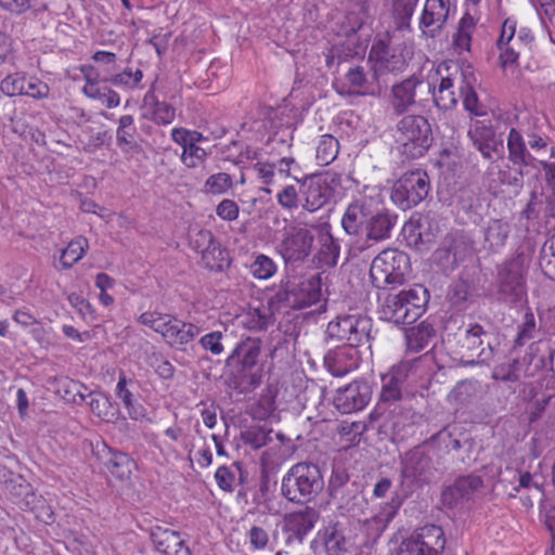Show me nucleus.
<instances>
[{
  "instance_id": "33",
  "label": "nucleus",
  "mask_w": 555,
  "mask_h": 555,
  "mask_svg": "<svg viewBox=\"0 0 555 555\" xmlns=\"http://www.w3.org/2000/svg\"><path fill=\"white\" fill-rule=\"evenodd\" d=\"M201 332L199 326L176 319L172 325L169 326V334L166 335L165 341L172 348L181 349L198 336Z\"/></svg>"
},
{
  "instance_id": "37",
  "label": "nucleus",
  "mask_w": 555,
  "mask_h": 555,
  "mask_svg": "<svg viewBox=\"0 0 555 555\" xmlns=\"http://www.w3.org/2000/svg\"><path fill=\"white\" fill-rule=\"evenodd\" d=\"M339 255L340 245L338 241L330 232L323 233L320 237V249L318 251L319 264L333 268L337 264Z\"/></svg>"
},
{
  "instance_id": "29",
  "label": "nucleus",
  "mask_w": 555,
  "mask_h": 555,
  "mask_svg": "<svg viewBox=\"0 0 555 555\" xmlns=\"http://www.w3.org/2000/svg\"><path fill=\"white\" fill-rule=\"evenodd\" d=\"M461 70H456L453 76L441 77L438 88L426 83L427 93H431L435 105L443 111L453 108L457 103V98L453 90L454 80Z\"/></svg>"
},
{
  "instance_id": "11",
  "label": "nucleus",
  "mask_w": 555,
  "mask_h": 555,
  "mask_svg": "<svg viewBox=\"0 0 555 555\" xmlns=\"http://www.w3.org/2000/svg\"><path fill=\"white\" fill-rule=\"evenodd\" d=\"M430 182L426 171L417 169L405 172L391 189V201L400 209L417 206L428 195Z\"/></svg>"
},
{
  "instance_id": "13",
  "label": "nucleus",
  "mask_w": 555,
  "mask_h": 555,
  "mask_svg": "<svg viewBox=\"0 0 555 555\" xmlns=\"http://www.w3.org/2000/svg\"><path fill=\"white\" fill-rule=\"evenodd\" d=\"M446 542L444 531L441 527L427 525L403 539L399 544L397 555H442Z\"/></svg>"
},
{
  "instance_id": "39",
  "label": "nucleus",
  "mask_w": 555,
  "mask_h": 555,
  "mask_svg": "<svg viewBox=\"0 0 555 555\" xmlns=\"http://www.w3.org/2000/svg\"><path fill=\"white\" fill-rule=\"evenodd\" d=\"M87 387L78 380L69 377H60L56 379V392L68 403L80 404L87 396L85 391Z\"/></svg>"
},
{
  "instance_id": "47",
  "label": "nucleus",
  "mask_w": 555,
  "mask_h": 555,
  "mask_svg": "<svg viewBox=\"0 0 555 555\" xmlns=\"http://www.w3.org/2000/svg\"><path fill=\"white\" fill-rule=\"evenodd\" d=\"M137 129L134 127V119L131 115H122L118 120L116 130V142L119 147L128 146L132 149L135 145L134 135Z\"/></svg>"
},
{
  "instance_id": "27",
  "label": "nucleus",
  "mask_w": 555,
  "mask_h": 555,
  "mask_svg": "<svg viewBox=\"0 0 555 555\" xmlns=\"http://www.w3.org/2000/svg\"><path fill=\"white\" fill-rule=\"evenodd\" d=\"M134 385L135 383L132 379H128L124 374H121L116 385V396L119 400H121L131 420L150 421L147 418L145 408L134 398L132 391Z\"/></svg>"
},
{
  "instance_id": "57",
  "label": "nucleus",
  "mask_w": 555,
  "mask_h": 555,
  "mask_svg": "<svg viewBox=\"0 0 555 555\" xmlns=\"http://www.w3.org/2000/svg\"><path fill=\"white\" fill-rule=\"evenodd\" d=\"M25 80L20 74L8 75L0 82V89L8 96L23 95Z\"/></svg>"
},
{
  "instance_id": "34",
  "label": "nucleus",
  "mask_w": 555,
  "mask_h": 555,
  "mask_svg": "<svg viewBox=\"0 0 555 555\" xmlns=\"http://www.w3.org/2000/svg\"><path fill=\"white\" fill-rule=\"evenodd\" d=\"M461 94L463 96L464 108L475 116H485L487 114L486 107L479 102L478 95L474 90L472 79H474L472 72L461 70Z\"/></svg>"
},
{
  "instance_id": "3",
  "label": "nucleus",
  "mask_w": 555,
  "mask_h": 555,
  "mask_svg": "<svg viewBox=\"0 0 555 555\" xmlns=\"http://www.w3.org/2000/svg\"><path fill=\"white\" fill-rule=\"evenodd\" d=\"M323 487L324 479L319 465L299 462L283 476L281 493L289 502L306 504L313 501Z\"/></svg>"
},
{
  "instance_id": "2",
  "label": "nucleus",
  "mask_w": 555,
  "mask_h": 555,
  "mask_svg": "<svg viewBox=\"0 0 555 555\" xmlns=\"http://www.w3.org/2000/svg\"><path fill=\"white\" fill-rule=\"evenodd\" d=\"M429 292L421 284H414L398 293L388 294L379 307L380 319L400 324H412L425 312Z\"/></svg>"
},
{
  "instance_id": "19",
  "label": "nucleus",
  "mask_w": 555,
  "mask_h": 555,
  "mask_svg": "<svg viewBox=\"0 0 555 555\" xmlns=\"http://www.w3.org/2000/svg\"><path fill=\"white\" fill-rule=\"evenodd\" d=\"M423 88L426 83L414 75L392 85L388 96L392 114L400 116L411 111L417 104V91Z\"/></svg>"
},
{
  "instance_id": "25",
  "label": "nucleus",
  "mask_w": 555,
  "mask_h": 555,
  "mask_svg": "<svg viewBox=\"0 0 555 555\" xmlns=\"http://www.w3.org/2000/svg\"><path fill=\"white\" fill-rule=\"evenodd\" d=\"M150 538L155 550L163 555H192L181 533L163 526H154Z\"/></svg>"
},
{
  "instance_id": "17",
  "label": "nucleus",
  "mask_w": 555,
  "mask_h": 555,
  "mask_svg": "<svg viewBox=\"0 0 555 555\" xmlns=\"http://www.w3.org/2000/svg\"><path fill=\"white\" fill-rule=\"evenodd\" d=\"M261 351V341L258 338L246 337L241 339L230 356L228 357L225 363L228 366H234L237 369V372L243 376L247 374L250 375V385L258 386L260 383V377L253 373V370L256 367L258 363V359Z\"/></svg>"
},
{
  "instance_id": "53",
  "label": "nucleus",
  "mask_w": 555,
  "mask_h": 555,
  "mask_svg": "<svg viewBox=\"0 0 555 555\" xmlns=\"http://www.w3.org/2000/svg\"><path fill=\"white\" fill-rule=\"evenodd\" d=\"M206 157L207 152L203 147L191 143L182 151L181 162L189 168H196L204 164Z\"/></svg>"
},
{
  "instance_id": "8",
  "label": "nucleus",
  "mask_w": 555,
  "mask_h": 555,
  "mask_svg": "<svg viewBox=\"0 0 555 555\" xmlns=\"http://www.w3.org/2000/svg\"><path fill=\"white\" fill-rule=\"evenodd\" d=\"M341 186V176L334 171H325L306 177L300 183V194L305 198L302 207L308 211H317L334 199Z\"/></svg>"
},
{
  "instance_id": "7",
  "label": "nucleus",
  "mask_w": 555,
  "mask_h": 555,
  "mask_svg": "<svg viewBox=\"0 0 555 555\" xmlns=\"http://www.w3.org/2000/svg\"><path fill=\"white\" fill-rule=\"evenodd\" d=\"M410 268L408 255L398 249H385L372 261L370 278L376 288L400 285Z\"/></svg>"
},
{
  "instance_id": "41",
  "label": "nucleus",
  "mask_w": 555,
  "mask_h": 555,
  "mask_svg": "<svg viewBox=\"0 0 555 555\" xmlns=\"http://www.w3.org/2000/svg\"><path fill=\"white\" fill-rule=\"evenodd\" d=\"M400 506V502L392 500L390 503H386L382 506L380 511L366 520L365 525L369 531L376 537H379L387 528L388 524L397 514Z\"/></svg>"
},
{
  "instance_id": "36",
  "label": "nucleus",
  "mask_w": 555,
  "mask_h": 555,
  "mask_svg": "<svg viewBox=\"0 0 555 555\" xmlns=\"http://www.w3.org/2000/svg\"><path fill=\"white\" fill-rule=\"evenodd\" d=\"M102 447L107 452L106 455L108 456L104 461V465L107 470L118 479L124 480L128 478L134 466V463L129 455L124 452L113 451L105 443H103Z\"/></svg>"
},
{
  "instance_id": "1",
  "label": "nucleus",
  "mask_w": 555,
  "mask_h": 555,
  "mask_svg": "<svg viewBox=\"0 0 555 555\" xmlns=\"http://www.w3.org/2000/svg\"><path fill=\"white\" fill-rule=\"evenodd\" d=\"M80 72L86 81L82 87V93L89 99L100 101L107 108L117 107L120 103V96L106 83L124 90H134L140 88L143 79V72L141 69L132 70L130 67L125 68L120 73L101 75V70L94 65L85 64L80 66Z\"/></svg>"
},
{
  "instance_id": "52",
  "label": "nucleus",
  "mask_w": 555,
  "mask_h": 555,
  "mask_svg": "<svg viewBox=\"0 0 555 555\" xmlns=\"http://www.w3.org/2000/svg\"><path fill=\"white\" fill-rule=\"evenodd\" d=\"M233 185L232 178L229 173L219 172L211 175L205 182V191L211 194H223Z\"/></svg>"
},
{
  "instance_id": "9",
  "label": "nucleus",
  "mask_w": 555,
  "mask_h": 555,
  "mask_svg": "<svg viewBox=\"0 0 555 555\" xmlns=\"http://www.w3.org/2000/svg\"><path fill=\"white\" fill-rule=\"evenodd\" d=\"M508 159L515 166L531 168L542 172L547 189L552 192L555 201V162L542 160L532 155L526 147L522 134L512 128L507 135Z\"/></svg>"
},
{
  "instance_id": "42",
  "label": "nucleus",
  "mask_w": 555,
  "mask_h": 555,
  "mask_svg": "<svg viewBox=\"0 0 555 555\" xmlns=\"http://www.w3.org/2000/svg\"><path fill=\"white\" fill-rule=\"evenodd\" d=\"M91 412L105 422H113L117 418V410L113 406L109 398L100 391H92L88 395Z\"/></svg>"
},
{
  "instance_id": "40",
  "label": "nucleus",
  "mask_w": 555,
  "mask_h": 555,
  "mask_svg": "<svg viewBox=\"0 0 555 555\" xmlns=\"http://www.w3.org/2000/svg\"><path fill=\"white\" fill-rule=\"evenodd\" d=\"M203 266L211 271H223L230 264L228 253L218 242L202 249Z\"/></svg>"
},
{
  "instance_id": "38",
  "label": "nucleus",
  "mask_w": 555,
  "mask_h": 555,
  "mask_svg": "<svg viewBox=\"0 0 555 555\" xmlns=\"http://www.w3.org/2000/svg\"><path fill=\"white\" fill-rule=\"evenodd\" d=\"M345 79L348 87L347 93L352 95L375 94L362 66L350 67L345 75Z\"/></svg>"
},
{
  "instance_id": "46",
  "label": "nucleus",
  "mask_w": 555,
  "mask_h": 555,
  "mask_svg": "<svg viewBox=\"0 0 555 555\" xmlns=\"http://www.w3.org/2000/svg\"><path fill=\"white\" fill-rule=\"evenodd\" d=\"M475 28V21L473 16L465 13L461 18L457 30L453 36V44L460 51H469L472 42V33Z\"/></svg>"
},
{
  "instance_id": "50",
  "label": "nucleus",
  "mask_w": 555,
  "mask_h": 555,
  "mask_svg": "<svg viewBox=\"0 0 555 555\" xmlns=\"http://www.w3.org/2000/svg\"><path fill=\"white\" fill-rule=\"evenodd\" d=\"M434 330L429 325H420L413 328L410 334L406 335L408 348L414 352L423 350L428 339L433 336Z\"/></svg>"
},
{
  "instance_id": "43",
  "label": "nucleus",
  "mask_w": 555,
  "mask_h": 555,
  "mask_svg": "<svg viewBox=\"0 0 555 555\" xmlns=\"http://www.w3.org/2000/svg\"><path fill=\"white\" fill-rule=\"evenodd\" d=\"M339 152V142L338 140L331 135L324 134L320 138L317 151L315 158L321 166H327L332 162H334Z\"/></svg>"
},
{
  "instance_id": "63",
  "label": "nucleus",
  "mask_w": 555,
  "mask_h": 555,
  "mask_svg": "<svg viewBox=\"0 0 555 555\" xmlns=\"http://www.w3.org/2000/svg\"><path fill=\"white\" fill-rule=\"evenodd\" d=\"M278 202L284 208L293 209L298 205V193L294 185L285 186L278 195Z\"/></svg>"
},
{
  "instance_id": "32",
  "label": "nucleus",
  "mask_w": 555,
  "mask_h": 555,
  "mask_svg": "<svg viewBox=\"0 0 555 555\" xmlns=\"http://www.w3.org/2000/svg\"><path fill=\"white\" fill-rule=\"evenodd\" d=\"M215 479L221 490L233 492L237 485L246 481L247 472L240 462H234L230 466H220L215 473Z\"/></svg>"
},
{
  "instance_id": "14",
  "label": "nucleus",
  "mask_w": 555,
  "mask_h": 555,
  "mask_svg": "<svg viewBox=\"0 0 555 555\" xmlns=\"http://www.w3.org/2000/svg\"><path fill=\"white\" fill-rule=\"evenodd\" d=\"M314 234L311 230L296 225L287 229L279 245V253L287 266L302 264L312 254Z\"/></svg>"
},
{
  "instance_id": "5",
  "label": "nucleus",
  "mask_w": 555,
  "mask_h": 555,
  "mask_svg": "<svg viewBox=\"0 0 555 555\" xmlns=\"http://www.w3.org/2000/svg\"><path fill=\"white\" fill-rule=\"evenodd\" d=\"M395 140L401 153L411 158L423 156L431 146V126L422 115H404L396 125Z\"/></svg>"
},
{
  "instance_id": "18",
  "label": "nucleus",
  "mask_w": 555,
  "mask_h": 555,
  "mask_svg": "<svg viewBox=\"0 0 555 555\" xmlns=\"http://www.w3.org/2000/svg\"><path fill=\"white\" fill-rule=\"evenodd\" d=\"M424 442L401 457V476L411 483H425L430 480L435 468L430 455L425 451Z\"/></svg>"
},
{
  "instance_id": "54",
  "label": "nucleus",
  "mask_w": 555,
  "mask_h": 555,
  "mask_svg": "<svg viewBox=\"0 0 555 555\" xmlns=\"http://www.w3.org/2000/svg\"><path fill=\"white\" fill-rule=\"evenodd\" d=\"M448 296L454 307L463 309L470 296L469 285L465 281H457L450 287Z\"/></svg>"
},
{
  "instance_id": "4",
  "label": "nucleus",
  "mask_w": 555,
  "mask_h": 555,
  "mask_svg": "<svg viewBox=\"0 0 555 555\" xmlns=\"http://www.w3.org/2000/svg\"><path fill=\"white\" fill-rule=\"evenodd\" d=\"M525 256L517 254L496 268L495 296L498 301L514 307L527 296Z\"/></svg>"
},
{
  "instance_id": "16",
  "label": "nucleus",
  "mask_w": 555,
  "mask_h": 555,
  "mask_svg": "<svg viewBox=\"0 0 555 555\" xmlns=\"http://www.w3.org/2000/svg\"><path fill=\"white\" fill-rule=\"evenodd\" d=\"M456 336L460 352L463 356H476V359L467 361L469 364L487 363L493 358V348L490 343L485 344L483 337L487 336V332L480 324L470 323L461 327Z\"/></svg>"
},
{
  "instance_id": "26",
  "label": "nucleus",
  "mask_w": 555,
  "mask_h": 555,
  "mask_svg": "<svg viewBox=\"0 0 555 555\" xmlns=\"http://www.w3.org/2000/svg\"><path fill=\"white\" fill-rule=\"evenodd\" d=\"M358 351L352 347H338L324 357V366L336 377H340L358 367Z\"/></svg>"
},
{
  "instance_id": "56",
  "label": "nucleus",
  "mask_w": 555,
  "mask_h": 555,
  "mask_svg": "<svg viewBox=\"0 0 555 555\" xmlns=\"http://www.w3.org/2000/svg\"><path fill=\"white\" fill-rule=\"evenodd\" d=\"M468 137L473 142V145H476L481 142H491V140L495 138V131L491 126H487L481 121H476L468 130Z\"/></svg>"
},
{
  "instance_id": "49",
  "label": "nucleus",
  "mask_w": 555,
  "mask_h": 555,
  "mask_svg": "<svg viewBox=\"0 0 555 555\" xmlns=\"http://www.w3.org/2000/svg\"><path fill=\"white\" fill-rule=\"evenodd\" d=\"M250 273L259 280H268L276 272L275 262L268 256L259 254L249 266Z\"/></svg>"
},
{
  "instance_id": "10",
  "label": "nucleus",
  "mask_w": 555,
  "mask_h": 555,
  "mask_svg": "<svg viewBox=\"0 0 555 555\" xmlns=\"http://www.w3.org/2000/svg\"><path fill=\"white\" fill-rule=\"evenodd\" d=\"M372 321L358 314L339 315L326 327L327 338L345 341L346 347L357 348L371 339Z\"/></svg>"
},
{
  "instance_id": "6",
  "label": "nucleus",
  "mask_w": 555,
  "mask_h": 555,
  "mask_svg": "<svg viewBox=\"0 0 555 555\" xmlns=\"http://www.w3.org/2000/svg\"><path fill=\"white\" fill-rule=\"evenodd\" d=\"M320 278L312 276L301 282L281 283L279 289L269 300L272 311L285 308L300 310L315 304L320 298Z\"/></svg>"
},
{
  "instance_id": "23",
  "label": "nucleus",
  "mask_w": 555,
  "mask_h": 555,
  "mask_svg": "<svg viewBox=\"0 0 555 555\" xmlns=\"http://www.w3.org/2000/svg\"><path fill=\"white\" fill-rule=\"evenodd\" d=\"M451 12L450 0H426L420 28L427 37L435 38L444 27Z\"/></svg>"
},
{
  "instance_id": "30",
  "label": "nucleus",
  "mask_w": 555,
  "mask_h": 555,
  "mask_svg": "<svg viewBox=\"0 0 555 555\" xmlns=\"http://www.w3.org/2000/svg\"><path fill=\"white\" fill-rule=\"evenodd\" d=\"M406 365L392 367L382 377L380 400L396 402L401 399L402 385L406 379Z\"/></svg>"
},
{
  "instance_id": "21",
  "label": "nucleus",
  "mask_w": 555,
  "mask_h": 555,
  "mask_svg": "<svg viewBox=\"0 0 555 555\" xmlns=\"http://www.w3.org/2000/svg\"><path fill=\"white\" fill-rule=\"evenodd\" d=\"M371 395L372 391L367 383L354 380L337 389L333 404L343 414L353 413L366 406Z\"/></svg>"
},
{
  "instance_id": "55",
  "label": "nucleus",
  "mask_w": 555,
  "mask_h": 555,
  "mask_svg": "<svg viewBox=\"0 0 555 555\" xmlns=\"http://www.w3.org/2000/svg\"><path fill=\"white\" fill-rule=\"evenodd\" d=\"M402 236L409 247L418 251L422 250V236L418 232L417 220L412 217L402 228Z\"/></svg>"
},
{
  "instance_id": "51",
  "label": "nucleus",
  "mask_w": 555,
  "mask_h": 555,
  "mask_svg": "<svg viewBox=\"0 0 555 555\" xmlns=\"http://www.w3.org/2000/svg\"><path fill=\"white\" fill-rule=\"evenodd\" d=\"M273 430L264 427L250 428L242 434V439L245 444L250 446L253 449H260L273 440Z\"/></svg>"
},
{
  "instance_id": "62",
  "label": "nucleus",
  "mask_w": 555,
  "mask_h": 555,
  "mask_svg": "<svg viewBox=\"0 0 555 555\" xmlns=\"http://www.w3.org/2000/svg\"><path fill=\"white\" fill-rule=\"evenodd\" d=\"M23 94L34 99H44L49 94V87L38 80H25Z\"/></svg>"
},
{
  "instance_id": "61",
  "label": "nucleus",
  "mask_w": 555,
  "mask_h": 555,
  "mask_svg": "<svg viewBox=\"0 0 555 555\" xmlns=\"http://www.w3.org/2000/svg\"><path fill=\"white\" fill-rule=\"evenodd\" d=\"M91 59L103 66L101 75L112 74L116 69L117 56L113 52L96 51Z\"/></svg>"
},
{
  "instance_id": "35",
  "label": "nucleus",
  "mask_w": 555,
  "mask_h": 555,
  "mask_svg": "<svg viewBox=\"0 0 555 555\" xmlns=\"http://www.w3.org/2000/svg\"><path fill=\"white\" fill-rule=\"evenodd\" d=\"M144 100L150 105L147 114L143 115L144 118L152 120L158 126H167L175 120L176 108L172 105L157 100L152 92H149Z\"/></svg>"
},
{
  "instance_id": "45",
  "label": "nucleus",
  "mask_w": 555,
  "mask_h": 555,
  "mask_svg": "<svg viewBox=\"0 0 555 555\" xmlns=\"http://www.w3.org/2000/svg\"><path fill=\"white\" fill-rule=\"evenodd\" d=\"M509 233L507 222L501 220H492L485 229V242L488 243L490 249H498L505 245Z\"/></svg>"
},
{
  "instance_id": "44",
  "label": "nucleus",
  "mask_w": 555,
  "mask_h": 555,
  "mask_svg": "<svg viewBox=\"0 0 555 555\" xmlns=\"http://www.w3.org/2000/svg\"><path fill=\"white\" fill-rule=\"evenodd\" d=\"M88 248V242L85 237L78 236L62 250L60 263L62 269H69L78 262Z\"/></svg>"
},
{
  "instance_id": "64",
  "label": "nucleus",
  "mask_w": 555,
  "mask_h": 555,
  "mask_svg": "<svg viewBox=\"0 0 555 555\" xmlns=\"http://www.w3.org/2000/svg\"><path fill=\"white\" fill-rule=\"evenodd\" d=\"M248 538L251 546L256 550H263L269 542L267 531L258 526H253L248 531Z\"/></svg>"
},
{
  "instance_id": "22",
  "label": "nucleus",
  "mask_w": 555,
  "mask_h": 555,
  "mask_svg": "<svg viewBox=\"0 0 555 555\" xmlns=\"http://www.w3.org/2000/svg\"><path fill=\"white\" fill-rule=\"evenodd\" d=\"M397 221V214L388 209H374L373 207L362 237L365 245L360 247V249L369 248L373 244L390 238Z\"/></svg>"
},
{
  "instance_id": "58",
  "label": "nucleus",
  "mask_w": 555,
  "mask_h": 555,
  "mask_svg": "<svg viewBox=\"0 0 555 555\" xmlns=\"http://www.w3.org/2000/svg\"><path fill=\"white\" fill-rule=\"evenodd\" d=\"M514 479L518 480V485L513 488L514 492H518L520 489L526 490H535L537 492H541L542 482L540 478L535 475H531L528 472H516L511 470Z\"/></svg>"
},
{
  "instance_id": "24",
  "label": "nucleus",
  "mask_w": 555,
  "mask_h": 555,
  "mask_svg": "<svg viewBox=\"0 0 555 555\" xmlns=\"http://www.w3.org/2000/svg\"><path fill=\"white\" fill-rule=\"evenodd\" d=\"M372 208V201L366 198L356 199L350 203L341 218L344 231L348 235L362 238Z\"/></svg>"
},
{
  "instance_id": "31",
  "label": "nucleus",
  "mask_w": 555,
  "mask_h": 555,
  "mask_svg": "<svg viewBox=\"0 0 555 555\" xmlns=\"http://www.w3.org/2000/svg\"><path fill=\"white\" fill-rule=\"evenodd\" d=\"M22 493L24 494L23 506L30 509L38 520L47 525L54 521V512L44 498L35 494L29 485H20V494Z\"/></svg>"
},
{
  "instance_id": "60",
  "label": "nucleus",
  "mask_w": 555,
  "mask_h": 555,
  "mask_svg": "<svg viewBox=\"0 0 555 555\" xmlns=\"http://www.w3.org/2000/svg\"><path fill=\"white\" fill-rule=\"evenodd\" d=\"M238 211L240 209L237 204L234 201L228 198L222 199L216 208L217 216L227 221H233L237 219Z\"/></svg>"
},
{
  "instance_id": "28",
  "label": "nucleus",
  "mask_w": 555,
  "mask_h": 555,
  "mask_svg": "<svg viewBox=\"0 0 555 555\" xmlns=\"http://www.w3.org/2000/svg\"><path fill=\"white\" fill-rule=\"evenodd\" d=\"M345 530L344 524L332 521L319 533L327 555H345L348 552Z\"/></svg>"
},
{
  "instance_id": "12",
  "label": "nucleus",
  "mask_w": 555,
  "mask_h": 555,
  "mask_svg": "<svg viewBox=\"0 0 555 555\" xmlns=\"http://www.w3.org/2000/svg\"><path fill=\"white\" fill-rule=\"evenodd\" d=\"M369 60L373 63L374 78L386 83L388 74L397 75L406 67V60L399 47H395L388 36L379 38L371 47Z\"/></svg>"
},
{
  "instance_id": "59",
  "label": "nucleus",
  "mask_w": 555,
  "mask_h": 555,
  "mask_svg": "<svg viewBox=\"0 0 555 555\" xmlns=\"http://www.w3.org/2000/svg\"><path fill=\"white\" fill-rule=\"evenodd\" d=\"M222 338V333L216 331L204 335L199 339V344L205 350L210 351L214 356H219L222 353L224 349Z\"/></svg>"
},
{
  "instance_id": "15",
  "label": "nucleus",
  "mask_w": 555,
  "mask_h": 555,
  "mask_svg": "<svg viewBox=\"0 0 555 555\" xmlns=\"http://www.w3.org/2000/svg\"><path fill=\"white\" fill-rule=\"evenodd\" d=\"M436 452L437 462H440L446 455L452 454L456 460L464 462L461 454L463 449H472L473 443L466 435L455 425H447L429 439L424 441Z\"/></svg>"
},
{
  "instance_id": "20",
  "label": "nucleus",
  "mask_w": 555,
  "mask_h": 555,
  "mask_svg": "<svg viewBox=\"0 0 555 555\" xmlns=\"http://www.w3.org/2000/svg\"><path fill=\"white\" fill-rule=\"evenodd\" d=\"M483 480L480 476L470 474L459 477L441 493L442 503L450 507H462L481 490Z\"/></svg>"
},
{
  "instance_id": "48",
  "label": "nucleus",
  "mask_w": 555,
  "mask_h": 555,
  "mask_svg": "<svg viewBox=\"0 0 555 555\" xmlns=\"http://www.w3.org/2000/svg\"><path fill=\"white\" fill-rule=\"evenodd\" d=\"M418 232L422 236V250H428L431 244L435 242L438 233V224L429 215L418 216L416 218Z\"/></svg>"
}]
</instances>
